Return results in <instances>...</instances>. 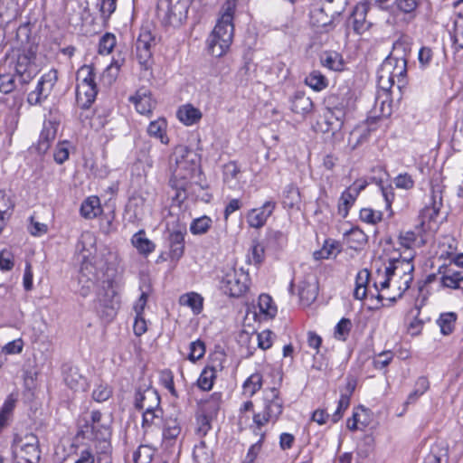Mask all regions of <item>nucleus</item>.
<instances>
[{
    "label": "nucleus",
    "mask_w": 463,
    "mask_h": 463,
    "mask_svg": "<svg viewBox=\"0 0 463 463\" xmlns=\"http://www.w3.org/2000/svg\"><path fill=\"white\" fill-rule=\"evenodd\" d=\"M414 257L415 254L410 251L407 255H400V258L390 260L383 271L377 269L373 286L378 292V300H387L392 304L402 298L413 279Z\"/></svg>",
    "instance_id": "nucleus-1"
},
{
    "label": "nucleus",
    "mask_w": 463,
    "mask_h": 463,
    "mask_svg": "<svg viewBox=\"0 0 463 463\" xmlns=\"http://www.w3.org/2000/svg\"><path fill=\"white\" fill-rule=\"evenodd\" d=\"M409 47V42L405 38H400L393 43V52L395 54L389 55L381 64L377 72L378 88L386 96L382 101L381 115L391 116L392 111L391 104L388 100L389 94L392 88L401 92L405 87L407 80V60L405 52Z\"/></svg>",
    "instance_id": "nucleus-2"
},
{
    "label": "nucleus",
    "mask_w": 463,
    "mask_h": 463,
    "mask_svg": "<svg viewBox=\"0 0 463 463\" xmlns=\"http://www.w3.org/2000/svg\"><path fill=\"white\" fill-rule=\"evenodd\" d=\"M235 8V0L226 1L222 7L221 16L207 40L208 50L215 57H221L225 54L232 43Z\"/></svg>",
    "instance_id": "nucleus-3"
},
{
    "label": "nucleus",
    "mask_w": 463,
    "mask_h": 463,
    "mask_svg": "<svg viewBox=\"0 0 463 463\" xmlns=\"http://www.w3.org/2000/svg\"><path fill=\"white\" fill-rule=\"evenodd\" d=\"M175 166L170 180L176 190L185 191L187 181L193 177L196 166V154L185 146H178L174 152Z\"/></svg>",
    "instance_id": "nucleus-4"
},
{
    "label": "nucleus",
    "mask_w": 463,
    "mask_h": 463,
    "mask_svg": "<svg viewBox=\"0 0 463 463\" xmlns=\"http://www.w3.org/2000/svg\"><path fill=\"white\" fill-rule=\"evenodd\" d=\"M382 12H383V10L380 7L379 0H375V3L372 5L368 3H359L354 8L348 19V24L356 33L362 34L373 24L383 19V17H380Z\"/></svg>",
    "instance_id": "nucleus-5"
},
{
    "label": "nucleus",
    "mask_w": 463,
    "mask_h": 463,
    "mask_svg": "<svg viewBox=\"0 0 463 463\" xmlns=\"http://www.w3.org/2000/svg\"><path fill=\"white\" fill-rule=\"evenodd\" d=\"M263 410L253 415V422L258 429L268 422H276L283 412L284 402L279 395V391L275 388H269L263 392Z\"/></svg>",
    "instance_id": "nucleus-6"
},
{
    "label": "nucleus",
    "mask_w": 463,
    "mask_h": 463,
    "mask_svg": "<svg viewBox=\"0 0 463 463\" xmlns=\"http://www.w3.org/2000/svg\"><path fill=\"white\" fill-rule=\"evenodd\" d=\"M188 0H159L157 15L165 25L180 26L187 17Z\"/></svg>",
    "instance_id": "nucleus-7"
},
{
    "label": "nucleus",
    "mask_w": 463,
    "mask_h": 463,
    "mask_svg": "<svg viewBox=\"0 0 463 463\" xmlns=\"http://www.w3.org/2000/svg\"><path fill=\"white\" fill-rule=\"evenodd\" d=\"M36 60V47L23 50L14 60L13 66L16 80L21 85L28 84L39 72Z\"/></svg>",
    "instance_id": "nucleus-8"
},
{
    "label": "nucleus",
    "mask_w": 463,
    "mask_h": 463,
    "mask_svg": "<svg viewBox=\"0 0 463 463\" xmlns=\"http://www.w3.org/2000/svg\"><path fill=\"white\" fill-rule=\"evenodd\" d=\"M248 274L242 269H229L222 277L221 288L224 294L239 298L248 289Z\"/></svg>",
    "instance_id": "nucleus-9"
},
{
    "label": "nucleus",
    "mask_w": 463,
    "mask_h": 463,
    "mask_svg": "<svg viewBox=\"0 0 463 463\" xmlns=\"http://www.w3.org/2000/svg\"><path fill=\"white\" fill-rule=\"evenodd\" d=\"M156 38L147 28H142L136 43V55L141 69L148 71L153 64L152 48Z\"/></svg>",
    "instance_id": "nucleus-10"
},
{
    "label": "nucleus",
    "mask_w": 463,
    "mask_h": 463,
    "mask_svg": "<svg viewBox=\"0 0 463 463\" xmlns=\"http://www.w3.org/2000/svg\"><path fill=\"white\" fill-rule=\"evenodd\" d=\"M95 244V238L93 234L90 232H85L80 235V238L77 243V250L82 253V263L80 269V278L79 281L86 283H90V285H94V281L96 279V269L95 267L88 260V255L84 254L85 251H90L88 246L93 247Z\"/></svg>",
    "instance_id": "nucleus-11"
},
{
    "label": "nucleus",
    "mask_w": 463,
    "mask_h": 463,
    "mask_svg": "<svg viewBox=\"0 0 463 463\" xmlns=\"http://www.w3.org/2000/svg\"><path fill=\"white\" fill-rule=\"evenodd\" d=\"M160 396L154 388L138 389L135 393L134 406L142 412L160 409Z\"/></svg>",
    "instance_id": "nucleus-12"
},
{
    "label": "nucleus",
    "mask_w": 463,
    "mask_h": 463,
    "mask_svg": "<svg viewBox=\"0 0 463 463\" xmlns=\"http://www.w3.org/2000/svg\"><path fill=\"white\" fill-rule=\"evenodd\" d=\"M59 126L60 121L57 118H51L44 120L43 129L35 147L39 154H45L49 150L51 144L56 137Z\"/></svg>",
    "instance_id": "nucleus-13"
},
{
    "label": "nucleus",
    "mask_w": 463,
    "mask_h": 463,
    "mask_svg": "<svg viewBox=\"0 0 463 463\" xmlns=\"http://www.w3.org/2000/svg\"><path fill=\"white\" fill-rule=\"evenodd\" d=\"M275 207L276 203L274 201H267L261 207L250 210L246 215L248 224L256 229L264 226Z\"/></svg>",
    "instance_id": "nucleus-14"
},
{
    "label": "nucleus",
    "mask_w": 463,
    "mask_h": 463,
    "mask_svg": "<svg viewBox=\"0 0 463 463\" xmlns=\"http://www.w3.org/2000/svg\"><path fill=\"white\" fill-rule=\"evenodd\" d=\"M440 284L443 288L463 289V270L454 267L441 266L439 268Z\"/></svg>",
    "instance_id": "nucleus-15"
},
{
    "label": "nucleus",
    "mask_w": 463,
    "mask_h": 463,
    "mask_svg": "<svg viewBox=\"0 0 463 463\" xmlns=\"http://www.w3.org/2000/svg\"><path fill=\"white\" fill-rule=\"evenodd\" d=\"M128 100L135 106L137 113L144 115L152 112L156 102L151 98V93L146 89H139Z\"/></svg>",
    "instance_id": "nucleus-16"
},
{
    "label": "nucleus",
    "mask_w": 463,
    "mask_h": 463,
    "mask_svg": "<svg viewBox=\"0 0 463 463\" xmlns=\"http://www.w3.org/2000/svg\"><path fill=\"white\" fill-rule=\"evenodd\" d=\"M185 227L179 228L170 232L169 241V257L171 260H179L184 252V234Z\"/></svg>",
    "instance_id": "nucleus-17"
},
{
    "label": "nucleus",
    "mask_w": 463,
    "mask_h": 463,
    "mask_svg": "<svg viewBox=\"0 0 463 463\" xmlns=\"http://www.w3.org/2000/svg\"><path fill=\"white\" fill-rule=\"evenodd\" d=\"M64 382L68 387L75 392H85L89 383L85 376H83L80 369L76 366H69L64 370Z\"/></svg>",
    "instance_id": "nucleus-18"
},
{
    "label": "nucleus",
    "mask_w": 463,
    "mask_h": 463,
    "mask_svg": "<svg viewBox=\"0 0 463 463\" xmlns=\"http://www.w3.org/2000/svg\"><path fill=\"white\" fill-rule=\"evenodd\" d=\"M379 3L380 7H382L383 11L393 14L396 12L410 14L413 12L419 5L418 0H379Z\"/></svg>",
    "instance_id": "nucleus-19"
},
{
    "label": "nucleus",
    "mask_w": 463,
    "mask_h": 463,
    "mask_svg": "<svg viewBox=\"0 0 463 463\" xmlns=\"http://www.w3.org/2000/svg\"><path fill=\"white\" fill-rule=\"evenodd\" d=\"M222 397L221 392H213L208 398L201 400L197 412L216 419L221 409Z\"/></svg>",
    "instance_id": "nucleus-20"
},
{
    "label": "nucleus",
    "mask_w": 463,
    "mask_h": 463,
    "mask_svg": "<svg viewBox=\"0 0 463 463\" xmlns=\"http://www.w3.org/2000/svg\"><path fill=\"white\" fill-rule=\"evenodd\" d=\"M338 14H340L339 8L322 5L320 8L311 12V17L315 25L317 27H325L330 24L335 15Z\"/></svg>",
    "instance_id": "nucleus-21"
},
{
    "label": "nucleus",
    "mask_w": 463,
    "mask_h": 463,
    "mask_svg": "<svg viewBox=\"0 0 463 463\" xmlns=\"http://www.w3.org/2000/svg\"><path fill=\"white\" fill-rule=\"evenodd\" d=\"M163 410L162 408L150 411L142 412V429L145 433L153 431L154 430L160 429L163 423Z\"/></svg>",
    "instance_id": "nucleus-22"
},
{
    "label": "nucleus",
    "mask_w": 463,
    "mask_h": 463,
    "mask_svg": "<svg viewBox=\"0 0 463 463\" xmlns=\"http://www.w3.org/2000/svg\"><path fill=\"white\" fill-rule=\"evenodd\" d=\"M320 63L323 67L334 71H343L345 61L342 55L334 51H326L320 55Z\"/></svg>",
    "instance_id": "nucleus-23"
},
{
    "label": "nucleus",
    "mask_w": 463,
    "mask_h": 463,
    "mask_svg": "<svg viewBox=\"0 0 463 463\" xmlns=\"http://www.w3.org/2000/svg\"><path fill=\"white\" fill-rule=\"evenodd\" d=\"M131 242L138 253L144 256H147L156 249L155 243L146 237L143 230L138 231L132 236Z\"/></svg>",
    "instance_id": "nucleus-24"
},
{
    "label": "nucleus",
    "mask_w": 463,
    "mask_h": 463,
    "mask_svg": "<svg viewBox=\"0 0 463 463\" xmlns=\"http://www.w3.org/2000/svg\"><path fill=\"white\" fill-rule=\"evenodd\" d=\"M98 93L97 86L77 85L76 98L78 103L82 107H90L95 100Z\"/></svg>",
    "instance_id": "nucleus-25"
},
{
    "label": "nucleus",
    "mask_w": 463,
    "mask_h": 463,
    "mask_svg": "<svg viewBox=\"0 0 463 463\" xmlns=\"http://www.w3.org/2000/svg\"><path fill=\"white\" fill-rule=\"evenodd\" d=\"M80 215L85 219H93L100 212V201L98 196H90L85 199L80 205Z\"/></svg>",
    "instance_id": "nucleus-26"
},
{
    "label": "nucleus",
    "mask_w": 463,
    "mask_h": 463,
    "mask_svg": "<svg viewBox=\"0 0 463 463\" xmlns=\"http://www.w3.org/2000/svg\"><path fill=\"white\" fill-rule=\"evenodd\" d=\"M367 235L358 227H353L345 233L347 245L354 250L361 249L367 242Z\"/></svg>",
    "instance_id": "nucleus-27"
},
{
    "label": "nucleus",
    "mask_w": 463,
    "mask_h": 463,
    "mask_svg": "<svg viewBox=\"0 0 463 463\" xmlns=\"http://www.w3.org/2000/svg\"><path fill=\"white\" fill-rule=\"evenodd\" d=\"M179 303L181 306L190 307L194 314L198 315L203 311V298L196 292H189L179 298Z\"/></svg>",
    "instance_id": "nucleus-28"
},
{
    "label": "nucleus",
    "mask_w": 463,
    "mask_h": 463,
    "mask_svg": "<svg viewBox=\"0 0 463 463\" xmlns=\"http://www.w3.org/2000/svg\"><path fill=\"white\" fill-rule=\"evenodd\" d=\"M167 123L165 118H157L150 122L147 132L151 137L158 138L162 144H168L169 139L166 136Z\"/></svg>",
    "instance_id": "nucleus-29"
},
{
    "label": "nucleus",
    "mask_w": 463,
    "mask_h": 463,
    "mask_svg": "<svg viewBox=\"0 0 463 463\" xmlns=\"http://www.w3.org/2000/svg\"><path fill=\"white\" fill-rule=\"evenodd\" d=\"M223 181L229 187H235L241 177V169L237 163L231 161L223 165Z\"/></svg>",
    "instance_id": "nucleus-30"
},
{
    "label": "nucleus",
    "mask_w": 463,
    "mask_h": 463,
    "mask_svg": "<svg viewBox=\"0 0 463 463\" xmlns=\"http://www.w3.org/2000/svg\"><path fill=\"white\" fill-rule=\"evenodd\" d=\"M181 425L176 417L163 419L162 435L165 439H176L181 433Z\"/></svg>",
    "instance_id": "nucleus-31"
},
{
    "label": "nucleus",
    "mask_w": 463,
    "mask_h": 463,
    "mask_svg": "<svg viewBox=\"0 0 463 463\" xmlns=\"http://www.w3.org/2000/svg\"><path fill=\"white\" fill-rule=\"evenodd\" d=\"M312 106L311 99L303 93H297L291 100V110L295 114H307Z\"/></svg>",
    "instance_id": "nucleus-32"
},
{
    "label": "nucleus",
    "mask_w": 463,
    "mask_h": 463,
    "mask_svg": "<svg viewBox=\"0 0 463 463\" xmlns=\"http://www.w3.org/2000/svg\"><path fill=\"white\" fill-rule=\"evenodd\" d=\"M29 441L21 445V451L24 453V460L28 463H33L40 458V452L37 443V438L34 435L28 437Z\"/></svg>",
    "instance_id": "nucleus-33"
},
{
    "label": "nucleus",
    "mask_w": 463,
    "mask_h": 463,
    "mask_svg": "<svg viewBox=\"0 0 463 463\" xmlns=\"http://www.w3.org/2000/svg\"><path fill=\"white\" fill-rule=\"evenodd\" d=\"M58 80V71L55 69L50 70L43 74L37 84V90L47 97Z\"/></svg>",
    "instance_id": "nucleus-34"
},
{
    "label": "nucleus",
    "mask_w": 463,
    "mask_h": 463,
    "mask_svg": "<svg viewBox=\"0 0 463 463\" xmlns=\"http://www.w3.org/2000/svg\"><path fill=\"white\" fill-rule=\"evenodd\" d=\"M258 307L260 314L263 316L264 318H273L277 315V307L271 297L267 294L260 295Z\"/></svg>",
    "instance_id": "nucleus-35"
},
{
    "label": "nucleus",
    "mask_w": 463,
    "mask_h": 463,
    "mask_svg": "<svg viewBox=\"0 0 463 463\" xmlns=\"http://www.w3.org/2000/svg\"><path fill=\"white\" fill-rule=\"evenodd\" d=\"M439 212V207L437 206L436 203L431 205L425 206L420 213V225L422 230L431 229L430 222L435 221Z\"/></svg>",
    "instance_id": "nucleus-36"
},
{
    "label": "nucleus",
    "mask_w": 463,
    "mask_h": 463,
    "mask_svg": "<svg viewBox=\"0 0 463 463\" xmlns=\"http://www.w3.org/2000/svg\"><path fill=\"white\" fill-rule=\"evenodd\" d=\"M305 83L312 90L321 91L328 86V80L319 71H313L306 77Z\"/></svg>",
    "instance_id": "nucleus-37"
},
{
    "label": "nucleus",
    "mask_w": 463,
    "mask_h": 463,
    "mask_svg": "<svg viewBox=\"0 0 463 463\" xmlns=\"http://www.w3.org/2000/svg\"><path fill=\"white\" fill-rule=\"evenodd\" d=\"M298 294L304 305H310L317 297V287L315 283L304 281L299 285Z\"/></svg>",
    "instance_id": "nucleus-38"
},
{
    "label": "nucleus",
    "mask_w": 463,
    "mask_h": 463,
    "mask_svg": "<svg viewBox=\"0 0 463 463\" xmlns=\"http://www.w3.org/2000/svg\"><path fill=\"white\" fill-rule=\"evenodd\" d=\"M216 379V370L213 366H206L201 373L197 385L203 391H210Z\"/></svg>",
    "instance_id": "nucleus-39"
},
{
    "label": "nucleus",
    "mask_w": 463,
    "mask_h": 463,
    "mask_svg": "<svg viewBox=\"0 0 463 463\" xmlns=\"http://www.w3.org/2000/svg\"><path fill=\"white\" fill-rule=\"evenodd\" d=\"M300 203V193L298 188L293 184H288L283 191V204L287 208H294Z\"/></svg>",
    "instance_id": "nucleus-40"
},
{
    "label": "nucleus",
    "mask_w": 463,
    "mask_h": 463,
    "mask_svg": "<svg viewBox=\"0 0 463 463\" xmlns=\"http://www.w3.org/2000/svg\"><path fill=\"white\" fill-rule=\"evenodd\" d=\"M357 196L351 193L348 189H345L340 196L338 203V213L343 218L348 215L350 208L354 205Z\"/></svg>",
    "instance_id": "nucleus-41"
},
{
    "label": "nucleus",
    "mask_w": 463,
    "mask_h": 463,
    "mask_svg": "<svg viewBox=\"0 0 463 463\" xmlns=\"http://www.w3.org/2000/svg\"><path fill=\"white\" fill-rule=\"evenodd\" d=\"M418 242V235L411 231L401 232L399 235V243L404 248V251L401 255H407L410 251L415 254L413 250Z\"/></svg>",
    "instance_id": "nucleus-42"
},
{
    "label": "nucleus",
    "mask_w": 463,
    "mask_h": 463,
    "mask_svg": "<svg viewBox=\"0 0 463 463\" xmlns=\"http://www.w3.org/2000/svg\"><path fill=\"white\" fill-rule=\"evenodd\" d=\"M262 386V375L259 373H252L244 382L243 393L250 397L253 396Z\"/></svg>",
    "instance_id": "nucleus-43"
},
{
    "label": "nucleus",
    "mask_w": 463,
    "mask_h": 463,
    "mask_svg": "<svg viewBox=\"0 0 463 463\" xmlns=\"http://www.w3.org/2000/svg\"><path fill=\"white\" fill-rule=\"evenodd\" d=\"M97 86L95 73L91 66L84 65L77 71V85Z\"/></svg>",
    "instance_id": "nucleus-44"
},
{
    "label": "nucleus",
    "mask_w": 463,
    "mask_h": 463,
    "mask_svg": "<svg viewBox=\"0 0 463 463\" xmlns=\"http://www.w3.org/2000/svg\"><path fill=\"white\" fill-rule=\"evenodd\" d=\"M457 315L453 312L441 314L437 321L441 333L445 335L451 334L454 330Z\"/></svg>",
    "instance_id": "nucleus-45"
},
{
    "label": "nucleus",
    "mask_w": 463,
    "mask_h": 463,
    "mask_svg": "<svg viewBox=\"0 0 463 463\" xmlns=\"http://www.w3.org/2000/svg\"><path fill=\"white\" fill-rule=\"evenodd\" d=\"M339 251L337 242L327 240L325 241L321 250L315 251L314 256L317 260L329 259L335 257Z\"/></svg>",
    "instance_id": "nucleus-46"
},
{
    "label": "nucleus",
    "mask_w": 463,
    "mask_h": 463,
    "mask_svg": "<svg viewBox=\"0 0 463 463\" xmlns=\"http://www.w3.org/2000/svg\"><path fill=\"white\" fill-rule=\"evenodd\" d=\"M156 449L149 445H140L133 455L135 463H150Z\"/></svg>",
    "instance_id": "nucleus-47"
},
{
    "label": "nucleus",
    "mask_w": 463,
    "mask_h": 463,
    "mask_svg": "<svg viewBox=\"0 0 463 463\" xmlns=\"http://www.w3.org/2000/svg\"><path fill=\"white\" fill-rule=\"evenodd\" d=\"M215 418L206 416L201 413L197 412L196 415V421H197V429H196V434L200 438L205 437L208 432L212 430V421Z\"/></svg>",
    "instance_id": "nucleus-48"
},
{
    "label": "nucleus",
    "mask_w": 463,
    "mask_h": 463,
    "mask_svg": "<svg viewBox=\"0 0 463 463\" xmlns=\"http://www.w3.org/2000/svg\"><path fill=\"white\" fill-rule=\"evenodd\" d=\"M212 225L211 218L203 216L193 221L190 231L193 234H204Z\"/></svg>",
    "instance_id": "nucleus-49"
},
{
    "label": "nucleus",
    "mask_w": 463,
    "mask_h": 463,
    "mask_svg": "<svg viewBox=\"0 0 463 463\" xmlns=\"http://www.w3.org/2000/svg\"><path fill=\"white\" fill-rule=\"evenodd\" d=\"M14 206L11 199L4 192H0V234L5 225V215Z\"/></svg>",
    "instance_id": "nucleus-50"
},
{
    "label": "nucleus",
    "mask_w": 463,
    "mask_h": 463,
    "mask_svg": "<svg viewBox=\"0 0 463 463\" xmlns=\"http://www.w3.org/2000/svg\"><path fill=\"white\" fill-rule=\"evenodd\" d=\"M369 131L366 129L354 128L351 133L348 145L351 150L356 149L364 141L367 139Z\"/></svg>",
    "instance_id": "nucleus-51"
},
{
    "label": "nucleus",
    "mask_w": 463,
    "mask_h": 463,
    "mask_svg": "<svg viewBox=\"0 0 463 463\" xmlns=\"http://www.w3.org/2000/svg\"><path fill=\"white\" fill-rule=\"evenodd\" d=\"M116 45V37L113 33H107L99 40V53L109 54Z\"/></svg>",
    "instance_id": "nucleus-52"
},
{
    "label": "nucleus",
    "mask_w": 463,
    "mask_h": 463,
    "mask_svg": "<svg viewBox=\"0 0 463 463\" xmlns=\"http://www.w3.org/2000/svg\"><path fill=\"white\" fill-rule=\"evenodd\" d=\"M360 219L369 224H376L382 221L383 213L371 208H363L360 211Z\"/></svg>",
    "instance_id": "nucleus-53"
},
{
    "label": "nucleus",
    "mask_w": 463,
    "mask_h": 463,
    "mask_svg": "<svg viewBox=\"0 0 463 463\" xmlns=\"http://www.w3.org/2000/svg\"><path fill=\"white\" fill-rule=\"evenodd\" d=\"M118 307V302L115 300H111L109 304L102 303L99 300V312L100 316L106 319L107 321H110L117 314V309Z\"/></svg>",
    "instance_id": "nucleus-54"
},
{
    "label": "nucleus",
    "mask_w": 463,
    "mask_h": 463,
    "mask_svg": "<svg viewBox=\"0 0 463 463\" xmlns=\"http://www.w3.org/2000/svg\"><path fill=\"white\" fill-rule=\"evenodd\" d=\"M352 323L348 318H342L335 328V337L338 340L345 341L349 335Z\"/></svg>",
    "instance_id": "nucleus-55"
},
{
    "label": "nucleus",
    "mask_w": 463,
    "mask_h": 463,
    "mask_svg": "<svg viewBox=\"0 0 463 463\" xmlns=\"http://www.w3.org/2000/svg\"><path fill=\"white\" fill-rule=\"evenodd\" d=\"M115 215L113 213L105 214L100 218L99 229L103 234L109 235L117 230V226L114 224Z\"/></svg>",
    "instance_id": "nucleus-56"
},
{
    "label": "nucleus",
    "mask_w": 463,
    "mask_h": 463,
    "mask_svg": "<svg viewBox=\"0 0 463 463\" xmlns=\"http://www.w3.org/2000/svg\"><path fill=\"white\" fill-rule=\"evenodd\" d=\"M205 353V345L204 343L196 340L190 344V353L188 355V359L192 362H195L199 359H201Z\"/></svg>",
    "instance_id": "nucleus-57"
},
{
    "label": "nucleus",
    "mask_w": 463,
    "mask_h": 463,
    "mask_svg": "<svg viewBox=\"0 0 463 463\" xmlns=\"http://www.w3.org/2000/svg\"><path fill=\"white\" fill-rule=\"evenodd\" d=\"M111 395L112 389L108 384H99L92 392V398L98 402L109 400Z\"/></svg>",
    "instance_id": "nucleus-58"
},
{
    "label": "nucleus",
    "mask_w": 463,
    "mask_h": 463,
    "mask_svg": "<svg viewBox=\"0 0 463 463\" xmlns=\"http://www.w3.org/2000/svg\"><path fill=\"white\" fill-rule=\"evenodd\" d=\"M454 43L460 49H463V15L458 13V18L454 23Z\"/></svg>",
    "instance_id": "nucleus-59"
},
{
    "label": "nucleus",
    "mask_w": 463,
    "mask_h": 463,
    "mask_svg": "<svg viewBox=\"0 0 463 463\" xmlns=\"http://www.w3.org/2000/svg\"><path fill=\"white\" fill-rule=\"evenodd\" d=\"M274 334L270 330H263L257 335L258 346L262 350H267L272 346Z\"/></svg>",
    "instance_id": "nucleus-60"
},
{
    "label": "nucleus",
    "mask_w": 463,
    "mask_h": 463,
    "mask_svg": "<svg viewBox=\"0 0 463 463\" xmlns=\"http://www.w3.org/2000/svg\"><path fill=\"white\" fill-rule=\"evenodd\" d=\"M14 406L15 401L13 398L9 397L5 400L0 411V428L6 424L9 416L14 409Z\"/></svg>",
    "instance_id": "nucleus-61"
},
{
    "label": "nucleus",
    "mask_w": 463,
    "mask_h": 463,
    "mask_svg": "<svg viewBox=\"0 0 463 463\" xmlns=\"http://www.w3.org/2000/svg\"><path fill=\"white\" fill-rule=\"evenodd\" d=\"M433 60V52L430 47L423 46L418 53V61L421 69L428 68Z\"/></svg>",
    "instance_id": "nucleus-62"
},
{
    "label": "nucleus",
    "mask_w": 463,
    "mask_h": 463,
    "mask_svg": "<svg viewBox=\"0 0 463 463\" xmlns=\"http://www.w3.org/2000/svg\"><path fill=\"white\" fill-rule=\"evenodd\" d=\"M15 75L0 74V91L10 93L15 88Z\"/></svg>",
    "instance_id": "nucleus-63"
},
{
    "label": "nucleus",
    "mask_w": 463,
    "mask_h": 463,
    "mask_svg": "<svg viewBox=\"0 0 463 463\" xmlns=\"http://www.w3.org/2000/svg\"><path fill=\"white\" fill-rule=\"evenodd\" d=\"M28 231L31 235L39 237L42 236L48 232V226L45 223L37 222L34 220L33 216L30 217V224L28 226Z\"/></svg>",
    "instance_id": "nucleus-64"
}]
</instances>
